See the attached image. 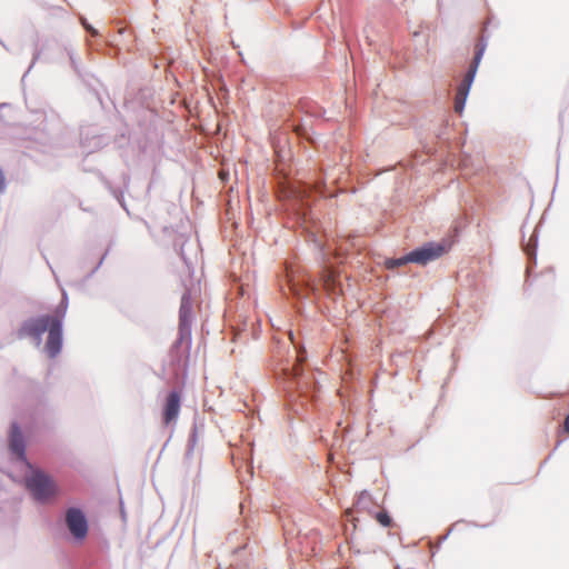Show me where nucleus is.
<instances>
[{
	"label": "nucleus",
	"mask_w": 569,
	"mask_h": 569,
	"mask_svg": "<svg viewBox=\"0 0 569 569\" xmlns=\"http://www.w3.org/2000/svg\"><path fill=\"white\" fill-rule=\"evenodd\" d=\"M67 312V303L62 301L57 309L54 310L53 315H47L39 317L37 319H33L29 322H27L22 331L26 335L40 338L42 333L48 331V340L46 343V350L48 355L53 358L56 357L62 346V321L66 317Z\"/></svg>",
	"instance_id": "f257e3e1"
},
{
	"label": "nucleus",
	"mask_w": 569,
	"mask_h": 569,
	"mask_svg": "<svg viewBox=\"0 0 569 569\" xmlns=\"http://www.w3.org/2000/svg\"><path fill=\"white\" fill-rule=\"evenodd\" d=\"M485 51V46L482 43L476 44V52L475 58L469 67V70L467 71L463 80L458 86L456 97H455V106L453 109L457 113L461 114L465 108V103L471 87V83L475 79L478 66L480 63V60L482 58Z\"/></svg>",
	"instance_id": "f03ea898"
},
{
	"label": "nucleus",
	"mask_w": 569,
	"mask_h": 569,
	"mask_svg": "<svg viewBox=\"0 0 569 569\" xmlns=\"http://www.w3.org/2000/svg\"><path fill=\"white\" fill-rule=\"evenodd\" d=\"M27 487L34 499L47 501L58 493V487L52 478L42 471H34L27 479Z\"/></svg>",
	"instance_id": "7ed1b4c3"
},
{
	"label": "nucleus",
	"mask_w": 569,
	"mask_h": 569,
	"mask_svg": "<svg viewBox=\"0 0 569 569\" xmlns=\"http://www.w3.org/2000/svg\"><path fill=\"white\" fill-rule=\"evenodd\" d=\"M190 315V305L189 301L184 298L182 300L179 312V339L174 343L173 350L182 349V353L186 359L189 356L191 345Z\"/></svg>",
	"instance_id": "20e7f679"
},
{
	"label": "nucleus",
	"mask_w": 569,
	"mask_h": 569,
	"mask_svg": "<svg viewBox=\"0 0 569 569\" xmlns=\"http://www.w3.org/2000/svg\"><path fill=\"white\" fill-rule=\"evenodd\" d=\"M446 252L440 243H427L426 246L409 252V260L418 264H427L441 257Z\"/></svg>",
	"instance_id": "39448f33"
},
{
	"label": "nucleus",
	"mask_w": 569,
	"mask_h": 569,
	"mask_svg": "<svg viewBox=\"0 0 569 569\" xmlns=\"http://www.w3.org/2000/svg\"><path fill=\"white\" fill-rule=\"evenodd\" d=\"M66 523L74 538L83 539L87 536L88 523L80 509L69 508L66 513Z\"/></svg>",
	"instance_id": "423d86ee"
},
{
	"label": "nucleus",
	"mask_w": 569,
	"mask_h": 569,
	"mask_svg": "<svg viewBox=\"0 0 569 569\" xmlns=\"http://www.w3.org/2000/svg\"><path fill=\"white\" fill-rule=\"evenodd\" d=\"M180 411V395L172 391L168 395L163 407V422L169 425L178 418Z\"/></svg>",
	"instance_id": "0eeeda50"
},
{
	"label": "nucleus",
	"mask_w": 569,
	"mask_h": 569,
	"mask_svg": "<svg viewBox=\"0 0 569 569\" xmlns=\"http://www.w3.org/2000/svg\"><path fill=\"white\" fill-rule=\"evenodd\" d=\"M10 449L21 460H24V442L18 425H12Z\"/></svg>",
	"instance_id": "6e6552de"
},
{
	"label": "nucleus",
	"mask_w": 569,
	"mask_h": 569,
	"mask_svg": "<svg viewBox=\"0 0 569 569\" xmlns=\"http://www.w3.org/2000/svg\"><path fill=\"white\" fill-rule=\"evenodd\" d=\"M306 360V356L301 352L297 356V363L291 369H284V376L289 379L291 385H296L295 387L297 389H300L302 387L301 380H297L301 373L302 368L301 363Z\"/></svg>",
	"instance_id": "1a4fd4ad"
},
{
	"label": "nucleus",
	"mask_w": 569,
	"mask_h": 569,
	"mask_svg": "<svg viewBox=\"0 0 569 569\" xmlns=\"http://www.w3.org/2000/svg\"><path fill=\"white\" fill-rule=\"evenodd\" d=\"M322 284L326 291L330 295H337L339 291V284L337 274L333 270H325L322 274Z\"/></svg>",
	"instance_id": "9d476101"
},
{
	"label": "nucleus",
	"mask_w": 569,
	"mask_h": 569,
	"mask_svg": "<svg viewBox=\"0 0 569 569\" xmlns=\"http://www.w3.org/2000/svg\"><path fill=\"white\" fill-rule=\"evenodd\" d=\"M408 262H411V260H409V253L398 259H387L385 266L387 269H395Z\"/></svg>",
	"instance_id": "9b49d317"
},
{
	"label": "nucleus",
	"mask_w": 569,
	"mask_h": 569,
	"mask_svg": "<svg viewBox=\"0 0 569 569\" xmlns=\"http://www.w3.org/2000/svg\"><path fill=\"white\" fill-rule=\"evenodd\" d=\"M376 519L383 527H389L391 525V518L387 512H378Z\"/></svg>",
	"instance_id": "f8f14e48"
},
{
	"label": "nucleus",
	"mask_w": 569,
	"mask_h": 569,
	"mask_svg": "<svg viewBox=\"0 0 569 569\" xmlns=\"http://www.w3.org/2000/svg\"><path fill=\"white\" fill-rule=\"evenodd\" d=\"M4 188H6V177H4L3 171L0 169V193L4 190Z\"/></svg>",
	"instance_id": "ddd939ff"
},
{
	"label": "nucleus",
	"mask_w": 569,
	"mask_h": 569,
	"mask_svg": "<svg viewBox=\"0 0 569 569\" xmlns=\"http://www.w3.org/2000/svg\"><path fill=\"white\" fill-rule=\"evenodd\" d=\"M82 24H83V27H84L88 31H90V32L92 33V36H97V31H96L93 28H91L89 24H87V22H86L84 20H82Z\"/></svg>",
	"instance_id": "4468645a"
},
{
	"label": "nucleus",
	"mask_w": 569,
	"mask_h": 569,
	"mask_svg": "<svg viewBox=\"0 0 569 569\" xmlns=\"http://www.w3.org/2000/svg\"><path fill=\"white\" fill-rule=\"evenodd\" d=\"M563 429L567 433H569V415L565 418Z\"/></svg>",
	"instance_id": "2eb2a0df"
}]
</instances>
